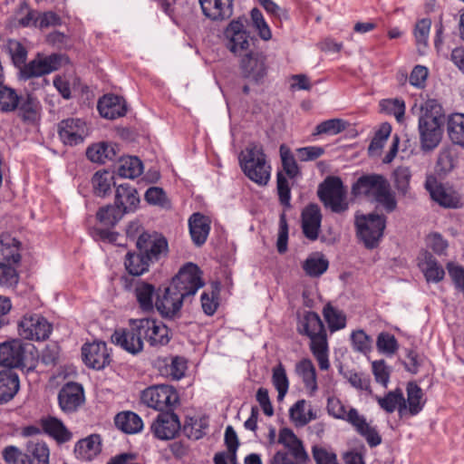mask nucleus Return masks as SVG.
<instances>
[{"instance_id": "obj_41", "label": "nucleus", "mask_w": 464, "mask_h": 464, "mask_svg": "<svg viewBox=\"0 0 464 464\" xmlns=\"http://www.w3.org/2000/svg\"><path fill=\"white\" fill-rule=\"evenodd\" d=\"M120 165L115 171L121 178L135 179L140 176L143 172V163L137 156L119 155L118 159Z\"/></svg>"}, {"instance_id": "obj_39", "label": "nucleus", "mask_w": 464, "mask_h": 464, "mask_svg": "<svg viewBox=\"0 0 464 464\" xmlns=\"http://www.w3.org/2000/svg\"><path fill=\"white\" fill-rule=\"evenodd\" d=\"M447 134L452 144L464 150V113H452L447 119Z\"/></svg>"}, {"instance_id": "obj_17", "label": "nucleus", "mask_w": 464, "mask_h": 464, "mask_svg": "<svg viewBox=\"0 0 464 464\" xmlns=\"http://www.w3.org/2000/svg\"><path fill=\"white\" fill-rule=\"evenodd\" d=\"M442 123L443 121H438L435 117H420L419 131L421 150L428 152L438 147L442 138Z\"/></svg>"}, {"instance_id": "obj_46", "label": "nucleus", "mask_w": 464, "mask_h": 464, "mask_svg": "<svg viewBox=\"0 0 464 464\" xmlns=\"http://www.w3.org/2000/svg\"><path fill=\"white\" fill-rule=\"evenodd\" d=\"M210 288V293L203 292L200 298L202 310L208 316L213 315L219 306L218 300L221 291L220 282H211Z\"/></svg>"}, {"instance_id": "obj_53", "label": "nucleus", "mask_w": 464, "mask_h": 464, "mask_svg": "<svg viewBox=\"0 0 464 464\" xmlns=\"http://www.w3.org/2000/svg\"><path fill=\"white\" fill-rule=\"evenodd\" d=\"M283 169L290 179H295L301 174L296 160L291 152V150L285 144L279 148Z\"/></svg>"}, {"instance_id": "obj_9", "label": "nucleus", "mask_w": 464, "mask_h": 464, "mask_svg": "<svg viewBox=\"0 0 464 464\" xmlns=\"http://www.w3.org/2000/svg\"><path fill=\"white\" fill-rule=\"evenodd\" d=\"M140 400L148 407L162 412L165 411V409H172L175 404L179 403V397L173 386L159 384L143 390L140 394Z\"/></svg>"}, {"instance_id": "obj_19", "label": "nucleus", "mask_w": 464, "mask_h": 464, "mask_svg": "<svg viewBox=\"0 0 464 464\" xmlns=\"http://www.w3.org/2000/svg\"><path fill=\"white\" fill-rule=\"evenodd\" d=\"M82 357L88 368L96 371L104 369L111 362L107 344L102 341L84 343L82 347Z\"/></svg>"}, {"instance_id": "obj_55", "label": "nucleus", "mask_w": 464, "mask_h": 464, "mask_svg": "<svg viewBox=\"0 0 464 464\" xmlns=\"http://www.w3.org/2000/svg\"><path fill=\"white\" fill-rule=\"evenodd\" d=\"M348 122L342 119H330L316 125L313 135H336L346 129Z\"/></svg>"}, {"instance_id": "obj_5", "label": "nucleus", "mask_w": 464, "mask_h": 464, "mask_svg": "<svg viewBox=\"0 0 464 464\" xmlns=\"http://www.w3.org/2000/svg\"><path fill=\"white\" fill-rule=\"evenodd\" d=\"M317 196L334 213H343L348 209L346 190L341 178L327 177L318 187Z\"/></svg>"}, {"instance_id": "obj_44", "label": "nucleus", "mask_w": 464, "mask_h": 464, "mask_svg": "<svg viewBox=\"0 0 464 464\" xmlns=\"http://www.w3.org/2000/svg\"><path fill=\"white\" fill-rule=\"evenodd\" d=\"M296 372L301 376L304 386L310 390V395H313L318 389L316 381V370L313 362L304 358L296 364Z\"/></svg>"}, {"instance_id": "obj_16", "label": "nucleus", "mask_w": 464, "mask_h": 464, "mask_svg": "<svg viewBox=\"0 0 464 464\" xmlns=\"http://www.w3.org/2000/svg\"><path fill=\"white\" fill-rule=\"evenodd\" d=\"M244 22H247L244 16L234 19L224 31V34L228 40L227 47L235 54L242 51H247L250 45L249 39L255 40L253 37H250L249 32L245 29Z\"/></svg>"}, {"instance_id": "obj_47", "label": "nucleus", "mask_w": 464, "mask_h": 464, "mask_svg": "<svg viewBox=\"0 0 464 464\" xmlns=\"http://www.w3.org/2000/svg\"><path fill=\"white\" fill-rule=\"evenodd\" d=\"M323 315L331 333L343 329L346 325L345 314L330 303L324 306Z\"/></svg>"}, {"instance_id": "obj_22", "label": "nucleus", "mask_w": 464, "mask_h": 464, "mask_svg": "<svg viewBox=\"0 0 464 464\" xmlns=\"http://www.w3.org/2000/svg\"><path fill=\"white\" fill-rule=\"evenodd\" d=\"M321 208L316 203L307 204L301 212V227L304 236L311 240L315 241L321 231L322 224Z\"/></svg>"}, {"instance_id": "obj_2", "label": "nucleus", "mask_w": 464, "mask_h": 464, "mask_svg": "<svg viewBox=\"0 0 464 464\" xmlns=\"http://www.w3.org/2000/svg\"><path fill=\"white\" fill-rule=\"evenodd\" d=\"M239 165L244 174L258 185H266L270 179V166L266 164L263 147L255 142L239 155Z\"/></svg>"}, {"instance_id": "obj_11", "label": "nucleus", "mask_w": 464, "mask_h": 464, "mask_svg": "<svg viewBox=\"0 0 464 464\" xmlns=\"http://www.w3.org/2000/svg\"><path fill=\"white\" fill-rule=\"evenodd\" d=\"M296 332L310 339V345L327 339L324 324L319 314L314 311L296 312Z\"/></svg>"}, {"instance_id": "obj_32", "label": "nucleus", "mask_w": 464, "mask_h": 464, "mask_svg": "<svg viewBox=\"0 0 464 464\" xmlns=\"http://www.w3.org/2000/svg\"><path fill=\"white\" fill-rule=\"evenodd\" d=\"M43 432L53 438L58 444L68 442L72 438V433L64 423L56 417L48 416L40 420Z\"/></svg>"}, {"instance_id": "obj_37", "label": "nucleus", "mask_w": 464, "mask_h": 464, "mask_svg": "<svg viewBox=\"0 0 464 464\" xmlns=\"http://www.w3.org/2000/svg\"><path fill=\"white\" fill-rule=\"evenodd\" d=\"M114 425L125 434H137L143 429V420L134 411H122L115 415Z\"/></svg>"}, {"instance_id": "obj_43", "label": "nucleus", "mask_w": 464, "mask_h": 464, "mask_svg": "<svg viewBox=\"0 0 464 464\" xmlns=\"http://www.w3.org/2000/svg\"><path fill=\"white\" fill-rule=\"evenodd\" d=\"M39 107L37 98L32 92H26L24 98L21 96V101L16 110L18 117L24 122H34L37 118Z\"/></svg>"}, {"instance_id": "obj_38", "label": "nucleus", "mask_w": 464, "mask_h": 464, "mask_svg": "<svg viewBox=\"0 0 464 464\" xmlns=\"http://www.w3.org/2000/svg\"><path fill=\"white\" fill-rule=\"evenodd\" d=\"M123 264L128 275L131 276H141L149 272L150 266V263L137 248L126 253Z\"/></svg>"}, {"instance_id": "obj_64", "label": "nucleus", "mask_w": 464, "mask_h": 464, "mask_svg": "<svg viewBox=\"0 0 464 464\" xmlns=\"http://www.w3.org/2000/svg\"><path fill=\"white\" fill-rule=\"evenodd\" d=\"M353 349L366 354L372 350V339L363 330L353 331L351 334Z\"/></svg>"}, {"instance_id": "obj_6", "label": "nucleus", "mask_w": 464, "mask_h": 464, "mask_svg": "<svg viewBox=\"0 0 464 464\" xmlns=\"http://www.w3.org/2000/svg\"><path fill=\"white\" fill-rule=\"evenodd\" d=\"M187 298L188 297L183 292L169 283L167 286L158 288L155 309L163 319H179L181 317V308Z\"/></svg>"}, {"instance_id": "obj_20", "label": "nucleus", "mask_w": 464, "mask_h": 464, "mask_svg": "<svg viewBox=\"0 0 464 464\" xmlns=\"http://www.w3.org/2000/svg\"><path fill=\"white\" fill-rule=\"evenodd\" d=\"M181 425L178 414L172 409L159 413L152 422L150 430L154 436L162 440L175 438L180 430Z\"/></svg>"}, {"instance_id": "obj_57", "label": "nucleus", "mask_w": 464, "mask_h": 464, "mask_svg": "<svg viewBox=\"0 0 464 464\" xmlns=\"http://www.w3.org/2000/svg\"><path fill=\"white\" fill-rule=\"evenodd\" d=\"M144 199L150 205L159 206L166 209L171 208V202L167 197L166 192L160 187L149 188L145 192Z\"/></svg>"}, {"instance_id": "obj_3", "label": "nucleus", "mask_w": 464, "mask_h": 464, "mask_svg": "<svg viewBox=\"0 0 464 464\" xmlns=\"http://www.w3.org/2000/svg\"><path fill=\"white\" fill-rule=\"evenodd\" d=\"M386 220L385 215L374 212L356 216V235L367 249H374L379 246L386 227Z\"/></svg>"}, {"instance_id": "obj_34", "label": "nucleus", "mask_w": 464, "mask_h": 464, "mask_svg": "<svg viewBox=\"0 0 464 464\" xmlns=\"http://www.w3.org/2000/svg\"><path fill=\"white\" fill-rule=\"evenodd\" d=\"M102 451L101 436L91 434L78 440L74 446V455L78 459L92 461Z\"/></svg>"}, {"instance_id": "obj_13", "label": "nucleus", "mask_w": 464, "mask_h": 464, "mask_svg": "<svg viewBox=\"0 0 464 464\" xmlns=\"http://www.w3.org/2000/svg\"><path fill=\"white\" fill-rule=\"evenodd\" d=\"M133 323L137 324L135 329H142L143 337L150 346H165L172 338L171 330L161 321L155 318H140Z\"/></svg>"}, {"instance_id": "obj_60", "label": "nucleus", "mask_w": 464, "mask_h": 464, "mask_svg": "<svg viewBox=\"0 0 464 464\" xmlns=\"http://www.w3.org/2000/svg\"><path fill=\"white\" fill-rule=\"evenodd\" d=\"M394 187L399 194L405 196L410 188V181L411 178L409 168L398 167L393 173Z\"/></svg>"}, {"instance_id": "obj_27", "label": "nucleus", "mask_w": 464, "mask_h": 464, "mask_svg": "<svg viewBox=\"0 0 464 464\" xmlns=\"http://www.w3.org/2000/svg\"><path fill=\"white\" fill-rule=\"evenodd\" d=\"M120 145L114 142L101 141L90 145L86 150V157L92 162L104 164L107 160L114 161L120 155Z\"/></svg>"}, {"instance_id": "obj_28", "label": "nucleus", "mask_w": 464, "mask_h": 464, "mask_svg": "<svg viewBox=\"0 0 464 464\" xmlns=\"http://www.w3.org/2000/svg\"><path fill=\"white\" fill-rule=\"evenodd\" d=\"M430 191L431 198L440 206L448 208H458L461 207V198L458 192L452 188H447L441 183H436L432 186L429 181L425 185Z\"/></svg>"}, {"instance_id": "obj_45", "label": "nucleus", "mask_w": 464, "mask_h": 464, "mask_svg": "<svg viewBox=\"0 0 464 464\" xmlns=\"http://www.w3.org/2000/svg\"><path fill=\"white\" fill-rule=\"evenodd\" d=\"M0 81V111L4 113L15 111L21 101L16 91Z\"/></svg>"}, {"instance_id": "obj_15", "label": "nucleus", "mask_w": 464, "mask_h": 464, "mask_svg": "<svg viewBox=\"0 0 464 464\" xmlns=\"http://www.w3.org/2000/svg\"><path fill=\"white\" fill-rule=\"evenodd\" d=\"M134 321H138V319H130V328L116 330L111 339L113 343L120 345L130 354L136 355L143 350V331L135 329L137 324L133 323Z\"/></svg>"}, {"instance_id": "obj_62", "label": "nucleus", "mask_w": 464, "mask_h": 464, "mask_svg": "<svg viewBox=\"0 0 464 464\" xmlns=\"http://www.w3.org/2000/svg\"><path fill=\"white\" fill-rule=\"evenodd\" d=\"M379 352L392 354L399 349V343L395 336L387 332L379 334L376 341Z\"/></svg>"}, {"instance_id": "obj_54", "label": "nucleus", "mask_w": 464, "mask_h": 464, "mask_svg": "<svg viewBox=\"0 0 464 464\" xmlns=\"http://www.w3.org/2000/svg\"><path fill=\"white\" fill-rule=\"evenodd\" d=\"M339 372L349 382V383L353 388L372 392L371 379L369 375H365L363 372H357L354 371L343 372L342 365L339 368Z\"/></svg>"}, {"instance_id": "obj_51", "label": "nucleus", "mask_w": 464, "mask_h": 464, "mask_svg": "<svg viewBox=\"0 0 464 464\" xmlns=\"http://www.w3.org/2000/svg\"><path fill=\"white\" fill-rule=\"evenodd\" d=\"M406 390L408 395L407 401L409 403L407 411H409L410 414L412 416L417 415L424 406V402L421 401L423 397L422 390L414 382H408Z\"/></svg>"}, {"instance_id": "obj_33", "label": "nucleus", "mask_w": 464, "mask_h": 464, "mask_svg": "<svg viewBox=\"0 0 464 464\" xmlns=\"http://www.w3.org/2000/svg\"><path fill=\"white\" fill-rule=\"evenodd\" d=\"M191 239L197 246H203L210 231V220L202 213H193L188 219Z\"/></svg>"}, {"instance_id": "obj_4", "label": "nucleus", "mask_w": 464, "mask_h": 464, "mask_svg": "<svg viewBox=\"0 0 464 464\" xmlns=\"http://www.w3.org/2000/svg\"><path fill=\"white\" fill-rule=\"evenodd\" d=\"M49 448L44 441H28L24 451L12 445L3 450L7 464H49Z\"/></svg>"}, {"instance_id": "obj_35", "label": "nucleus", "mask_w": 464, "mask_h": 464, "mask_svg": "<svg viewBox=\"0 0 464 464\" xmlns=\"http://www.w3.org/2000/svg\"><path fill=\"white\" fill-rule=\"evenodd\" d=\"M20 389L18 374L13 370L0 371V405L9 402Z\"/></svg>"}, {"instance_id": "obj_50", "label": "nucleus", "mask_w": 464, "mask_h": 464, "mask_svg": "<svg viewBox=\"0 0 464 464\" xmlns=\"http://www.w3.org/2000/svg\"><path fill=\"white\" fill-rule=\"evenodd\" d=\"M4 48L9 54L12 63L15 68L19 69L26 62L28 51L20 41L8 39Z\"/></svg>"}, {"instance_id": "obj_26", "label": "nucleus", "mask_w": 464, "mask_h": 464, "mask_svg": "<svg viewBox=\"0 0 464 464\" xmlns=\"http://www.w3.org/2000/svg\"><path fill=\"white\" fill-rule=\"evenodd\" d=\"M114 203L126 215L138 209L140 198L136 188L129 183H122L116 187Z\"/></svg>"}, {"instance_id": "obj_7", "label": "nucleus", "mask_w": 464, "mask_h": 464, "mask_svg": "<svg viewBox=\"0 0 464 464\" xmlns=\"http://www.w3.org/2000/svg\"><path fill=\"white\" fill-rule=\"evenodd\" d=\"M242 78L253 84L263 85L268 74L267 56L263 52L249 50L240 60Z\"/></svg>"}, {"instance_id": "obj_52", "label": "nucleus", "mask_w": 464, "mask_h": 464, "mask_svg": "<svg viewBox=\"0 0 464 464\" xmlns=\"http://www.w3.org/2000/svg\"><path fill=\"white\" fill-rule=\"evenodd\" d=\"M276 190L279 203L283 206V211L285 213L292 208L291 188L286 177L281 171L276 174Z\"/></svg>"}, {"instance_id": "obj_42", "label": "nucleus", "mask_w": 464, "mask_h": 464, "mask_svg": "<svg viewBox=\"0 0 464 464\" xmlns=\"http://www.w3.org/2000/svg\"><path fill=\"white\" fill-rule=\"evenodd\" d=\"M329 261L323 253L311 254L303 263L302 268L310 277H319L327 271Z\"/></svg>"}, {"instance_id": "obj_25", "label": "nucleus", "mask_w": 464, "mask_h": 464, "mask_svg": "<svg viewBox=\"0 0 464 464\" xmlns=\"http://www.w3.org/2000/svg\"><path fill=\"white\" fill-rule=\"evenodd\" d=\"M153 366L161 376L179 380L185 375L187 361L180 356L158 357Z\"/></svg>"}, {"instance_id": "obj_30", "label": "nucleus", "mask_w": 464, "mask_h": 464, "mask_svg": "<svg viewBox=\"0 0 464 464\" xmlns=\"http://www.w3.org/2000/svg\"><path fill=\"white\" fill-rule=\"evenodd\" d=\"M157 293L158 289L154 285L141 279L138 280L137 286L133 289V295L139 308L143 313L150 314L154 312L156 301L153 302V298L157 297Z\"/></svg>"}, {"instance_id": "obj_59", "label": "nucleus", "mask_w": 464, "mask_h": 464, "mask_svg": "<svg viewBox=\"0 0 464 464\" xmlns=\"http://www.w3.org/2000/svg\"><path fill=\"white\" fill-rule=\"evenodd\" d=\"M373 199L377 203L381 204L387 213H392L397 208L395 194L391 190L389 181L383 186Z\"/></svg>"}, {"instance_id": "obj_56", "label": "nucleus", "mask_w": 464, "mask_h": 464, "mask_svg": "<svg viewBox=\"0 0 464 464\" xmlns=\"http://www.w3.org/2000/svg\"><path fill=\"white\" fill-rule=\"evenodd\" d=\"M206 419L195 420L192 417L187 418L183 426V432L188 439L199 440L205 436L204 429L208 428Z\"/></svg>"}, {"instance_id": "obj_48", "label": "nucleus", "mask_w": 464, "mask_h": 464, "mask_svg": "<svg viewBox=\"0 0 464 464\" xmlns=\"http://www.w3.org/2000/svg\"><path fill=\"white\" fill-rule=\"evenodd\" d=\"M40 67V75L51 73L59 70L63 65V61L67 59L66 55L62 53H53L50 55H44L41 53H36Z\"/></svg>"}, {"instance_id": "obj_10", "label": "nucleus", "mask_w": 464, "mask_h": 464, "mask_svg": "<svg viewBox=\"0 0 464 464\" xmlns=\"http://www.w3.org/2000/svg\"><path fill=\"white\" fill-rule=\"evenodd\" d=\"M136 248L152 265L167 256L169 244L165 237L143 231L136 240Z\"/></svg>"}, {"instance_id": "obj_36", "label": "nucleus", "mask_w": 464, "mask_h": 464, "mask_svg": "<svg viewBox=\"0 0 464 464\" xmlns=\"http://www.w3.org/2000/svg\"><path fill=\"white\" fill-rule=\"evenodd\" d=\"M379 406L387 413H392L396 409L401 417L407 411V402L400 388L388 392L383 397L375 396Z\"/></svg>"}, {"instance_id": "obj_14", "label": "nucleus", "mask_w": 464, "mask_h": 464, "mask_svg": "<svg viewBox=\"0 0 464 464\" xmlns=\"http://www.w3.org/2000/svg\"><path fill=\"white\" fill-rule=\"evenodd\" d=\"M52 330V324L44 316L38 314H26L18 324L19 334L28 340H46Z\"/></svg>"}, {"instance_id": "obj_12", "label": "nucleus", "mask_w": 464, "mask_h": 464, "mask_svg": "<svg viewBox=\"0 0 464 464\" xmlns=\"http://www.w3.org/2000/svg\"><path fill=\"white\" fill-rule=\"evenodd\" d=\"M203 272L198 265L188 262L172 278L170 284L177 286L188 297L194 296L197 291L204 286Z\"/></svg>"}, {"instance_id": "obj_1", "label": "nucleus", "mask_w": 464, "mask_h": 464, "mask_svg": "<svg viewBox=\"0 0 464 464\" xmlns=\"http://www.w3.org/2000/svg\"><path fill=\"white\" fill-rule=\"evenodd\" d=\"M21 242L9 233L0 235V285L15 287L19 282V273L15 265L21 262Z\"/></svg>"}, {"instance_id": "obj_58", "label": "nucleus", "mask_w": 464, "mask_h": 464, "mask_svg": "<svg viewBox=\"0 0 464 464\" xmlns=\"http://www.w3.org/2000/svg\"><path fill=\"white\" fill-rule=\"evenodd\" d=\"M380 106H381L382 111H384L388 114H391V115H394L396 120L399 122H401L404 120L405 102L403 100H400V99L382 100L380 102Z\"/></svg>"}, {"instance_id": "obj_8", "label": "nucleus", "mask_w": 464, "mask_h": 464, "mask_svg": "<svg viewBox=\"0 0 464 464\" xmlns=\"http://www.w3.org/2000/svg\"><path fill=\"white\" fill-rule=\"evenodd\" d=\"M24 345L20 339H9L0 343V366L4 370H20L24 373L33 372L34 367H27L25 363Z\"/></svg>"}, {"instance_id": "obj_29", "label": "nucleus", "mask_w": 464, "mask_h": 464, "mask_svg": "<svg viewBox=\"0 0 464 464\" xmlns=\"http://www.w3.org/2000/svg\"><path fill=\"white\" fill-rule=\"evenodd\" d=\"M202 13L213 21H222L233 14L234 0H198Z\"/></svg>"}, {"instance_id": "obj_40", "label": "nucleus", "mask_w": 464, "mask_h": 464, "mask_svg": "<svg viewBox=\"0 0 464 464\" xmlns=\"http://www.w3.org/2000/svg\"><path fill=\"white\" fill-rule=\"evenodd\" d=\"M124 216L125 214L114 202L100 207L95 213L96 220L108 228H113Z\"/></svg>"}, {"instance_id": "obj_61", "label": "nucleus", "mask_w": 464, "mask_h": 464, "mask_svg": "<svg viewBox=\"0 0 464 464\" xmlns=\"http://www.w3.org/2000/svg\"><path fill=\"white\" fill-rule=\"evenodd\" d=\"M310 350L313 355L318 362L319 368L323 371H326L330 367L329 360H328V341L327 339H324L323 342H318L317 343H314L310 345Z\"/></svg>"}, {"instance_id": "obj_24", "label": "nucleus", "mask_w": 464, "mask_h": 464, "mask_svg": "<svg viewBox=\"0 0 464 464\" xmlns=\"http://www.w3.org/2000/svg\"><path fill=\"white\" fill-rule=\"evenodd\" d=\"M97 109L102 118L114 120L127 112V103L123 97L109 93L99 99Z\"/></svg>"}, {"instance_id": "obj_18", "label": "nucleus", "mask_w": 464, "mask_h": 464, "mask_svg": "<svg viewBox=\"0 0 464 464\" xmlns=\"http://www.w3.org/2000/svg\"><path fill=\"white\" fill-rule=\"evenodd\" d=\"M57 399L64 413L75 412L85 401L84 389L79 382H67L60 389Z\"/></svg>"}, {"instance_id": "obj_31", "label": "nucleus", "mask_w": 464, "mask_h": 464, "mask_svg": "<svg viewBox=\"0 0 464 464\" xmlns=\"http://www.w3.org/2000/svg\"><path fill=\"white\" fill-rule=\"evenodd\" d=\"M92 193L95 197L105 198L111 194V188L116 189L115 171L101 169L96 171L91 179Z\"/></svg>"}, {"instance_id": "obj_49", "label": "nucleus", "mask_w": 464, "mask_h": 464, "mask_svg": "<svg viewBox=\"0 0 464 464\" xmlns=\"http://www.w3.org/2000/svg\"><path fill=\"white\" fill-rule=\"evenodd\" d=\"M424 263L426 267L422 271L428 282L439 283L444 278L445 271L431 253L425 252Z\"/></svg>"}, {"instance_id": "obj_23", "label": "nucleus", "mask_w": 464, "mask_h": 464, "mask_svg": "<svg viewBox=\"0 0 464 464\" xmlns=\"http://www.w3.org/2000/svg\"><path fill=\"white\" fill-rule=\"evenodd\" d=\"M387 182V179L381 174H363L353 184L352 194L374 198Z\"/></svg>"}, {"instance_id": "obj_63", "label": "nucleus", "mask_w": 464, "mask_h": 464, "mask_svg": "<svg viewBox=\"0 0 464 464\" xmlns=\"http://www.w3.org/2000/svg\"><path fill=\"white\" fill-rule=\"evenodd\" d=\"M250 14L253 25L257 29L260 38L264 41L270 40L272 38V33L267 23L265 21L261 11L257 7H254L251 10Z\"/></svg>"}, {"instance_id": "obj_21", "label": "nucleus", "mask_w": 464, "mask_h": 464, "mask_svg": "<svg viewBox=\"0 0 464 464\" xmlns=\"http://www.w3.org/2000/svg\"><path fill=\"white\" fill-rule=\"evenodd\" d=\"M57 131L63 143L69 146L82 143L87 135L85 121L78 118L61 121L58 123Z\"/></svg>"}]
</instances>
